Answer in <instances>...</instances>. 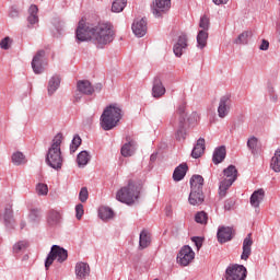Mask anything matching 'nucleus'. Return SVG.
Here are the masks:
<instances>
[{
  "mask_svg": "<svg viewBox=\"0 0 280 280\" xmlns=\"http://www.w3.org/2000/svg\"><path fill=\"white\" fill-rule=\"evenodd\" d=\"M75 38L78 43L92 40L94 45L104 47L115 40L113 24L108 22L86 23L84 19L79 21Z\"/></svg>",
  "mask_w": 280,
  "mask_h": 280,
  "instance_id": "nucleus-1",
  "label": "nucleus"
},
{
  "mask_svg": "<svg viewBox=\"0 0 280 280\" xmlns=\"http://www.w3.org/2000/svg\"><path fill=\"white\" fill-rule=\"evenodd\" d=\"M62 133H57L52 139V143L48 149L46 154V163L52 170H62V151L60 150V145H62L63 141Z\"/></svg>",
  "mask_w": 280,
  "mask_h": 280,
  "instance_id": "nucleus-2",
  "label": "nucleus"
},
{
  "mask_svg": "<svg viewBox=\"0 0 280 280\" xmlns=\"http://www.w3.org/2000/svg\"><path fill=\"white\" fill-rule=\"evenodd\" d=\"M121 121V108L117 105L107 106L101 116L103 130H113Z\"/></svg>",
  "mask_w": 280,
  "mask_h": 280,
  "instance_id": "nucleus-3",
  "label": "nucleus"
},
{
  "mask_svg": "<svg viewBox=\"0 0 280 280\" xmlns=\"http://www.w3.org/2000/svg\"><path fill=\"white\" fill-rule=\"evenodd\" d=\"M141 188L129 182L127 186L120 188L116 194V199L125 205H132L135 200H138Z\"/></svg>",
  "mask_w": 280,
  "mask_h": 280,
  "instance_id": "nucleus-4",
  "label": "nucleus"
},
{
  "mask_svg": "<svg viewBox=\"0 0 280 280\" xmlns=\"http://www.w3.org/2000/svg\"><path fill=\"white\" fill-rule=\"evenodd\" d=\"M234 180H237V168L234 165H230L223 171V180L219 185V196L221 198L226 196V191H229V187L233 185Z\"/></svg>",
  "mask_w": 280,
  "mask_h": 280,
  "instance_id": "nucleus-5",
  "label": "nucleus"
},
{
  "mask_svg": "<svg viewBox=\"0 0 280 280\" xmlns=\"http://www.w3.org/2000/svg\"><path fill=\"white\" fill-rule=\"evenodd\" d=\"M200 31L197 35V45L199 49H205L207 47V40L209 38V27H211V20L209 16L203 15L199 21Z\"/></svg>",
  "mask_w": 280,
  "mask_h": 280,
  "instance_id": "nucleus-6",
  "label": "nucleus"
},
{
  "mask_svg": "<svg viewBox=\"0 0 280 280\" xmlns=\"http://www.w3.org/2000/svg\"><path fill=\"white\" fill-rule=\"evenodd\" d=\"M67 257H69V254L65 248L54 245L45 261L46 270H49V266H51L56 259L59 261V264H62V261H67Z\"/></svg>",
  "mask_w": 280,
  "mask_h": 280,
  "instance_id": "nucleus-7",
  "label": "nucleus"
},
{
  "mask_svg": "<svg viewBox=\"0 0 280 280\" xmlns=\"http://www.w3.org/2000/svg\"><path fill=\"white\" fill-rule=\"evenodd\" d=\"M248 271L243 265H230L225 270V280H246Z\"/></svg>",
  "mask_w": 280,
  "mask_h": 280,
  "instance_id": "nucleus-8",
  "label": "nucleus"
},
{
  "mask_svg": "<svg viewBox=\"0 0 280 280\" xmlns=\"http://www.w3.org/2000/svg\"><path fill=\"white\" fill-rule=\"evenodd\" d=\"M194 259H196L194 249L188 245L183 246L177 255V264H179V266H189Z\"/></svg>",
  "mask_w": 280,
  "mask_h": 280,
  "instance_id": "nucleus-9",
  "label": "nucleus"
},
{
  "mask_svg": "<svg viewBox=\"0 0 280 280\" xmlns=\"http://www.w3.org/2000/svg\"><path fill=\"white\" fill-rule=\"evenodd\" d=\"M172 5V0H154L151 10L154 16L161 18Z\"/></svg>",
  "mask_w": 280,
  "mask_h": 280,
  "instance_id": "nucleus-10",
  "label": "nucleus"
},
{
  "mask_svg": "<svg viewBox=\"0 0 280 280\" xmlns=\"http://www.w3.org/2000/svg\"><path fill=\"white\" fill-rule=\"evenodd\" d=\"M131 30L138 38H143L148 34V20L144 18L136 19L132 23Z\"/></svg>",
  "mask_w": 280,
  "mask_h": 280,
  "instance_id": "nucleus-11",
  "label": "nucleus"
},
{
  "mask_svg": "<svg viewBox=\"0 0 280 280\" xmlns=\"http://www.w3.org/2000/svg\"><path fill=\"white\" fill-rule=\"evenodd\" d=\"M43 58H45V50H38L32 60V69L34 73L40 74L45 69L43 68Z\"/></svg>",
  "mask_w": 280,
  "mask_h": 280,
  "instance_id": "nucleus-12",
  "label": "nucleus"
},
{
  "mask_svg": "<svg viewBox=\"0 0 280 280\" xmlns=\"http://www.w3.org/2000/svg\"><path fill=\"white\" fill-rule=\"evenodd\" d=\"M165 93H166V90H165V85H163V81H161V78L155 77L153 80L152 96L155 100H161V97H163Z\"/></svg>",
  "mask_w": 280,
  "mask_h": 280,
  "instance_id": "nucleus-13",
  "label": "nucleus"
},
{
  "mask_svg": "<svg viewBox=\"0 0 280 280\" xmlns=\"http://www.w3.org/2000/svg\"><path fill=\"white\" fill-rule=\"evenodd\" d=\"M230 110H231V98H229V96H222L219 102L218 116L221 119H224V117L229 115Z\"/></svg>",
  "mask_w": 280,
  "mask_h": 280,
  "instance_id": "nucleus-14",
  "label": "nucleus"
},
{
  "mask_svg": "<svg viewBox=\"0 0 280 280\" xmlns=\"http://www.w3.org/2000/svg\"><path fill=\"white\" fill-rule=\"evenodd\" d=\"M233 228H220L218 230V242H220V244H226V242H231L233 240Z\"/></svg>",
  "mask_w": 280,
  "mask_h": 280,
  "instance_id": "nucleus-15",
  "label": "nucleus"
},
{
  "mask_svg": "<svg viewBox=\"0 0 280 280\" xmlns=\"http://www.w3.org/2000/svg\"><path fill=\"white\" fill-rule=\"evenodd\" d=\"M252 247H253V234H247V236L243 241V253L241 255V259L246 261L252 255Z\"/></svg>",
  "mask_w": 280,
  "mask_h": 280,
  "instance_id": "nucleus-16",
  "label": "nucleus"
},
{
  "mask_svg": "<svg viewBox=\"0 0 280 280\" xmlns=\"http://www.w3.org/2000/svg\"><path fill=\"white\" fill-rule=\"evenodd\" d=\"M187 47V35L180 34L178 36V39L176 44L173 47V51L177 58H180L183 56V51H185V48Z\"/></svg>",
  "mask_w": 280,
  "mask_h": 280,
  "instance_id": "nucleus-17",
  "label": "nucleus"
},
{
  "mask_svg": "<svg viewBox=\"0 0 280 280\" xmlns=\"http://www.w3.org/2000/svg\"><path fill=\"white\" fill-rule=\"evenodd\" d=\"M188 201L194 207L202 205L205 202V194L202 190H190Z\"/></svg>",
  "mask_w": 280,
  "mask_h": 280,
  "instance_id": "nucleus-18",
  "label": "nucleus"
},
{
  "mask_svg": "<svg viewBox=\"0 0 280 280\" xmlns=\"http://www.w3.org/2000/svg\"><path fill=\"white\" fill-rule=\"evenodd\" d=\"M128 143H125L120 150L122 156H132L135 154V148L137 147V142L130 137L126 138Z\"/></svg>",
  "mask_w": 280,
  "mask_h": 280,
  "instance_id": "nucleus-19",
  "label": "nucleus"
},
{
  "mask_svg": "<svg viewBox=\"0 0 280 280\" xmlns=\"http://www.w3.org/2000/svg\"><path fill=\"white\" fill-rule=\"evenodd\" d=\"M75 275L78 279H85V277L91 275V267L86 262H78L75 265Z\"/></svg>",
  "mask_w": 280,
  "mask_h": 280,
  "instance_id": "nucleus-20",
  "label": "nucleus"
},
{
  "mask_svg": "<svg viewBox=\"0 0 280 280\" xmlns=\"http://www.w3.org/2000/svg\"><path fill=\"white\" fill-rule=\"evenodd\" d=\"M265 196H266V191H264L262 188L254 191L249 199L252 207H255L257 209L259 205H261V201L264 200Z\"/></svg>",
  "mask_w": 280,
  "mask_h": 280,
  "instance_id": "nucleus-21",
  "label": "nucleus"
},
{
  "mask_svg": "<svg viewBox=\"0 0 280 280\" xmlns=\"http://www.w3.org/2000/svg\"><path fill=\"white\" fill-rule=\"evenodd\" d=\"M187 170H188L187 164L185 163L179 164L173 173V180H175L176 183H178L179 180H183L187 174Z\"/></svg>",
  "mask_w": 280,
  "mask_h": 280,
  "instance_id": "nucleus-22",
  "label": "nucleus"
},
{
  "mask_svg": "<svg viewBox=\"0 0 280 280\" xmlns=\"http://www.w3.org/2000/svg\"><path fill=\"white\" fill-rule=\"evenodd\" d=\"M152 244V234L148 230H142L139 238V246L141 249L148 248Z\"/></svg>",
  "mask_w": 280,
  "mask_h": 280,
  "instance_id": "nucleus-23",
  "label": "nucleus"
},
{
  "mask_svg": "<svg viewBox=\"0 0 280 280\" xmlns=\"http://www.w3.org/2000/svg\"><path fill=\"white\" fill-rule=\"evenodd\" d=\"M205 185V178L200 175H194L190 178V189L192 191H202V187Z\"/></svg>",
  "mask_w": 280,
  "mask_h": 280,
  "instance_id": "nucleus-24",
  "label": "nucleus"
},
{
  "mask_svg": "<svg viewBox=\"0 0 280 280\" xmlns=\"http://www.w3.org/2000/svg\"><path fill=\"white\" fill-rule=\"evenodd\" d=\"M77 86L78 91L83 93V95H93L95 92L90 81H79Z\"/></svg>",
  "mask_w": 280,
  "mask_h": 280,
  "instance_id": "nucleus-25",
  "label": "nucleus"
},
{
  "mask_svg": "<svg viewBox=\"0 0 280 280\" xmlns=\"http://www.w3.org/2000/svg\"><path fill=\"white\" fill-rule=\"evenodd\" d=\"M205 139L203 138H199L197 140V143L195 145V148L192 149L191 152V156L192 159H200V156H202V154H205Z\"/></svg>",
  "mask_w": 280,
  "mask_h": 280,
  "instance_id": "nucleus-26",
  "label": "nucleus"
},
{
  "mask_svg": "<svg viewBox=\"0 0 280 280\" xmlns=\"http://www.w3.org/2000/svg\"><path fill=\"white\" fill-rule=\"evenodd\" d=\"M226 159V148L220 147L215 149L212 161L215 165L222 163Z\"/></svg>",
  "mask_w": 280,
  "mask_h": 280,
  "instance_id": "nucleus-27",
  "label": "nucleus"
},
{
  "mask_svg": "<svg viewBox=\"0 0 280 280\" xmlns=\"http://www.w3.org/2000/svg\"><path fill=\"white\" fill-rule=\"evenodd\" d=\"M61 219L62 215L60 214V212L56 210H50L48 212L47 223L49 224V226H56L57 224H60Z\"/></svg>",
  "mask_w": 280,
  "mask_h": 280,
  "instance_id": "nucleus-28",
  "label": "nucleus"
},
{
  "mask_svg": "<svg viewBox=\"0 0 280 280\" xmlns=\"http://www.w3.org/2000/svg\"><path fill=\"white\" fill-rule=\"evenodd\" d=\"M28 18L27 21L30 25H36L38 23V7L33 4L28 9Z\"/></svg>",
  "mask_w": 280,
  "mask_h": 280,
  "instance_id": "nucleus-29",
  "label": "nucleus"
},
{
  "mask_svg": "<svg viewBox=\"0 0 280 280\" xmlns=\"http://www.w3.org/2000/svg\"><path fill=\"white\" fill-rule=\"evenodd\" d=\"M115 215V212H113V209L108 208V207H101L98 209V218H101V220H113V217Z\"/></svg>",
  "mask_w": 280,
  "mask_h": 280,
  "instance_id": "nucleus-30",
  "label": "nucleus"
},
{
  "mask_svg": "<svg viewBox=\"0 0 280 280\" xmlns=\"http://www.w3.org/2000/svg\"><path fill=\"white\" fill-rule=\"evenodd\" d=\"M58 86H60V77L55 75L48 82V94L54 95L58 91Z\"/></svg>",
  "mask_w": 280,
  "mask_h": 280,
  "instance_id": "nucleus-31",
  "label": "nucleus"
},
{
  "mask_svg": "<svg viewBox=\"0 0 280 280\" xmlns=\"http://www.w3.org/2000/svg\"><path fill=\"white\" fill-rule=\"evenodd\" d=\"M270 167L273 170V172L279 173L280 172V149H277L275 151L273 156L271 158Z\"/></svg>",
  "mask_w": 280,
  "mask_h": 280,
  "instance_id": "nucleus-32",
  "label": "nucleus"
},
{
  "mask_svg": "<svg viewBox=\"0 0 280 280\" xmlns=\"http://www.w3.org/2000/svg\"><path fill=\"white\" fill-rule=\"evenodd\" d=\"M89 161H91V155H89V152L81 151L78 154L77 163H78L79 167H84V165L89 164Z\"/></svg>",
  "mask_w": 280,
  "mask_h": 280,
  "instance_id": "nucleus-33",
  "label": "nucleus"
},
{
  "mask_svg": "<svg viewBox=\"0 0 280 280\" xmlns=\"http://www.w3.org/2000/svg\"><path fill=\"white\" fill-rule=\"evenodd\" d=\"M128 3V0H114L112 4V12H124V9L126 8Z\"/></svg>",
  "mask_w": 280,
  "mask_h": 280,
  "instance_id": "nucleus-34",
  "label": "nucleus"
},
{
  "mask_svg": "<svg viewBox=\"0 0 280 280\" xmlns=\"http://www.w3.org/2000/svg\"><path fill=\"white\" fill-rule=\"evenodd\" d=\"M12 206L8 205L4 208V213H3V220H4V224L8 226L9 224H12V220L14 218V215L12 214Z\"/></svg>",
  "mask_w": 280,
  "mask_h": 280,
  "instance_id": "nucleus-35",
  "label": "nucleus"
},
{
  "mask_svg": "<svg viewBox=\"0 0 280 280\" xmlns=\"http://www.w3.org/2000/svg\"><path fill=\"white\" fill-rule=\"evenodd\" d=\"M13 165H23L25 163V155L22 152H15L12 154Z\"/></svg>",
  "mask_w": 280,
  "mask_h": 280,
  "instance_id": "nucleus-36",
  "label": "nucleus"
},
{
  "mask_svg": "<svg viewBox=\"0 0 280 280\" xmlns=\"http://www.w3.org/2000/svg\"><path fill=\"white\" fill-rule=\"evenodd\" d=\"M207 220H209V215L205 211H199L195 215V222L198 224H207Z\"/></svg>",
  "mask_w": 280,
  "mask_h": 280,
  "instance_id": "nucleus-37",
  "label": "nucleus"
},
{
  "mask_svg": "<svg viewBox=\"0 0 280 280\" xmlns=\"http://www.w3.org/2000/svg\"><path fill=\"white\" fill-rule=\"evenodd\" d=\"M80 145H82V138H80V136H74L70 145L71 154L75 153Z\"/></svg>",
  "mask_w": 280,
  "mask_h": 280,
  "instance_id": "nucleus-38",
  "label": "nucleus"
},
{
  "mask_svg": "<svg viewBox=\"0 0 280 280\" xmlns=\"http://www.w3.org/2000/svg\"><path fill=\"white\" fill-rule=\"evenodd\" d=\"M250 36V33L243 32L238 35V37L235 39L236 45H246L248 43V37Z\"/></svg>",
  "mask_w": 280,
  "mask_h": 280,
  "instance_id": "nucleus-39",
  "label": "nucleus"
},
{
  "mask_svg": "<svg viewBox=\"0 0 280 280\" xmlns=\"http://www.w3.org/2000/svg\"><path fill=\"white\" fill-rule=\"evenodd\" d=\"M36 194L38 196H47V194H49V187L47 186V184H37Z\"/></svg>",
  "mask_w": 280,
  "mask_h": 280,
  "instance_id": "nucleus-40",
  "label": "nucleus"
},
{
  "mask_svg": "<svg viewBox=\"0 0 280 280\" xmlns=\"http://www.w3.org/2000/svg\"><path fill=\"white\" fill-rule=\"evenodd\" d=\"M27 248V242L22 241L13 246V253H23Z\"/></svg>",
  "mask_w": 280,
  "mask_h": 280,
  "instance_id": "nucleus-41",
  "label": "nucleus"
},
{
  "mask_svg": "<svg viewBox=\"0 0 280 280\" xmlns=\"http://www.w3.org/2000/svg\"><path fill=\"white\" fill-rule=\"evenodd\" d=\"M258 142H259V140L256 137H252L247 141V148H249L252 150V152L255 153V151L257 150Z\"/></svg>",
  "mask_w": 280,
  "mask_h": 280,
  "instance_id": "nucleus-42",
  "label": "nucleus"
},
{
  "mask_svg": "<svg viewBox=\"0 0 280 280\" xmlns=\"http://www.w3.org/2000/svg\"><path fill=\"white\" fill-rule=\"evenodd\" d=\"M186 137H187V131H185V127H178L176 131L177 141H185Z\"/></svg>",
  "mask_w": 280,
  "mask_h": 280,
  "instance_id": "nucleus-43",
  "label": "nucleus"
},
{
  "mask_svg": "<svg viewBox=\"0 0 280 280\" xmlns=\"http://www.w3.org/2000/svg\"><path fill=\"white\" fill-rule=\"evenodd\" d=\"M11 46H12V38L4 37L3 39H1L0 47L2 49L8 50V49H10Z\"/></svg>",
  "mask_w": 280,
  "mask_h": 280,
  "instance_id": "nucleus-44",
  "label": "nucleus"
},
{
  "mask_svg": "<svg viewBox=\"0 0 280 280\" xmlns=\"http://www.w3.org/2000/svg\"><path fill=\"white\" fill-rule=\"evenodd\" d=\"M79 200L86 202L89 200V189L86 187L81 188L79 192Z\"/></svg>",
  "mask_w": 280,
  "mask_h": 280,
  "instance_id": "nucleus-45",
  "label": "nucleus"
},
{
  "mask_svg": "<svg viewBox=\"0 0 280 280\" xmlns=\"http://www.w3.org/2000/svg\"><path fill=\"white\" fill-rule=\"evenodd\" d=\"M83 215H84V206L79 203L75 207V217L78 220H82Z\"/></svg>",
  "mask_w": 280,
  "mask_h": 280,
  "instance_id": "nucleus-46",
  "label": "nucleus"
},
{
  "mask_svg": "<svg viewBox=\"0 0 280 280\" xmlns=\"http://www.w3.org/2000/svg\"><path fill=\"white\" fill-rule=\"evenodd\" d=\"M235 207V200L233 199H228L224 203V210L225 211H231Z\"/></svg>",
  "mask_w": 280,
  "mask_h": 280,
  "instance_id": "nucleus-47",
  "label": "nucleus"
},
{
  "mask_svg": "<svg viewBox=\"0 0 280 280\" xmlns=\"http://www.w3.org/2000/svg\"><path fill=\"white\" fill-rule=\"evenodd\" d=\"M191 241L194 242L195 246H197V250H200V248H202V238L195 236L191 238Z\"/></svg>",
  "mask_w": 280,
  "mask_h": 280,
  "instance_id": "nucleus-48",
  "label": "nucleus"
},
{
  "mask_svg": "<svg viewBox=\"0 0 280 280\" xmlns=\"http://www.w3.org/2000/svg\"><path fill=\"white\" fill-rule=\"evenodd\" d=\"M270 47V43H268V40L262 39L261 45L259 46V49H261V51H267V49Z\"/></svg>",
  "mask_w": 280,
  "mask_h": 280,
  "instance_id": "nucleus-49",
  "label": "nucleus"
},
{
  "mask_svg": "<svg viewBox=\"0 0 280 280\" xmlns=\"http://www.w3.org/2000/svg\"><path fill=\"white\" fill-rule=\"evenodd\" d=\"M214 5H226L229 3V0H212Z\"/></svg>",
  "mask_w": 280,
  "mask_h": 280,
  "instance_id": "nucleus-50",
  "label": "nucleus"
},
{
  "mask_svg": "<svg viewBox=\"0 0 280 280\" xmlns=\"http://www.w3.org/2000/svg\"><path fill=\"white\" fill-rule=\"evenodd\" d=\"M187 115H182L179 116V125L178 128H185V119H186Z\"/></svg>",
  "mask_w": 280,
  "mask_h": 280,
  "instance_id": "nucleus-51",
  "label": "nucleus"
},
{
  "mask_svg": "<svg viewBox=\"0 0 280 280\" xmlns=\"http://www.w3.org/2000/svg\"><path fill=\"white\" fill-rule=\"evenodd\" d=\"M10 16H11V19L19 16V11H16V10L11 11Z\"/></svg>",
  "mask_w": 280,
  "mask_h": 280,
  "instance_id": "nucleus-52",
  "label": "nucleus"
},
{
  "mask_svg": "<svg viewBox=\"0 0 280 280\" xmlns=\"http://www.w3.org/2000/svg\"><path fill=\"white\" fill-rule=\"evenodd\" d=\"M177 114H178L179 116L186 115V114H185V106L179 107L178 110H177Z\"/></svg>",
  "mask_w": 280,
  "mask_h": 280,
  "instance_id": "nucleus-53",
  "label": "nucleus"
},
{
  "mask_svg": "<svg viewBox=\"0 0 280 280\" xmlns=\"http://www.w3.org/2000/svg\"><path fill=\"white\" fill-rule=\"evenodd\" d=\"M151 161H156V155L152 154L151 155Z\"/></svg>",
  "mask_w": 280,
  "mask_h": 280,
  "instance_id": "nucleus-54",
  "label": "nucleus"
},
{
  "mask_svg": "<svg viewBox=\"0 0 280 280\" xmlns=\"http://www.w3.org/2000/svg\"><path fill=\"white\" fill-rule=\"evenodd\" d=\"M21 229H25V222L21 223Z\"/></svg>",
  "mask_w": 280,
  "mask_h": 280,
  "instance_id": "nucleus-55",
  "label": "nucleus"
}]
</instances>
